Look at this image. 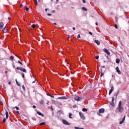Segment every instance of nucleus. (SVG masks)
I'll return each instance as SVG.
<instances>
[{
  "instance_id": "30",
  "label": "nucleus",
  "mask_w": 129,
  "mask_h": 129,
  "mask_svg": "<svg viewBox=\"0 0 129 129\" xmlns=\"http://www.w3.org/2000/svg\"><path fill=\"white\" fill-rule=\"evenodd\" d=\"M114 27H115V28L117 29V28H118V26H117V24H115V25H114Z\"/></svg>"
},
{
  "instance_id": "25",
  "label": "nucleus",
  "mask_w": 129,
  "mask_h": 129,
  "mask_svg": "<svg viewBox=\"0 0 129 129\" xmlns=\"http://www.w3.org/2000/svg\"><path fill=\"white\" fill-rule=\"evenodd\" d=\"M10 58L11 60H14V57L13 55H12V56H10Z\"/></svg>"
},
{
  "instance_id": "23",
  "label": "nucleus",
  "mask_w": 129,
  "mask_h": 129,
  "mask_svg": "<svg viewBox=\"0 0 129 129\" xmlns=\"http://www.w3.org/2000/svg\"><path fill=\"white\" fill-rule=\"evenodd\" d=\"M69 115L70 118L72 119V113H70V114H69Z\"/></svg>"
},
{
  "instance_id": "24",
  "label": "nucleus",
  "mask_w": 129,
  "mask_h": 129,
  "mask_svg": "<svg viewBox=\"0 0 129 129\" xmlns=\"http://www.w3.org/2000/svg\"><path fill=\"white\" fill-rule=\"evenodd\" d=\"M82 9H83V10H84L85 11H87V9L85 7L82 8Z\"/></svg>"
},
{
  "instance_id": "57",
  "label": "nucleus",
  "mask_w": 129,
  "mask_h": 129,
  "mask_svg": "<svg viewBox=\"0 0 129 129\" xmlns=\"http://www.w3.org/2000/svg\"><path fill=\"white\" fill-rule=\"evenodd\" d=\"M47 10H48L47 9H45V11L47 12Z\"/></svg>"
},
{
  "instance_id": "8",
  "label": "nucleus",
  "mask_w": 129,
  "mask_h": 129,
  "mask_svg": "<svg viewBox=\"0 0 129 129\" xmlns=\"http://www.w3.org/2000/svg\"><path fill=\"white\" fill-rule=\"evenodd\" d=\"M103 51L105 52L107 55H110V53L109 52V50L107 48H104Z\"/></svg>"
},
{
  "instance_id": "4",
  "label": "nucleus",
  "mask_w": 129,
  "mask_h": 129,
  "mask_svg": "<svg viewBox=\"0 0 129 129\" xmlns=\"http://www.w3.org/2000/svg\"><path fill=\"white\" fill-rule=\"evenodd\" d=\"M82 99H83L82 97H79V96L75 97V100L77 101H81Z\"/></svg>"
},
{
  "instance_id": "7",
  "label": "nucleus",
  "mask_w": 129,
  "mask_h": 129,
  "mask_svg": "<svg viewBox=\"0 0 129 129\" xmlns=\"http://www.w3.org/2000/svg\"><path fill=\"white\" fill-rule=\"evenodd\" d=\"M113 90H114V87H113V86H112L110 88V90L109 91V93H108L109 95H110L111 94V93H112V92H113Z\"/></svg>"
},
{
  "instance_id": "6",
  "label": "nucleus",
  "mask_w": 129,
  "mask_h": 129,
  "mask_svg": "<svg viewBox=\"0 0 129 129\" xmlns=\"http://www.w3.org/2000/svg\"><path fill=\"white\" fill-rule=\"evenodd\" d=\"M62 123L64 125H69L70 124L65 119L62 120Z\"/></svg>"
},
{
  "instance_id": "64",
  "label": "nucleus",
  "mask_w": 129,
  "mask_h": 129,
  "mask_svg": "<svg viewBox=\"0 0 129 129\" xmlns=\"http://www.w3.org/2000/svg\"><path fill=\"white\" fill-rule=\"evenodd\" d=\"M35 83V81L33 82V83Z\"/></svg>"
},
{
  "instance_id": "36",
  "label": "nucleus",
  "mask_w": 129,
  "mask_h": 129,
  "mask_svg": "<svg viewBox=\"0 0 129 129\" xmlns=\"http://www.w3.org/2000/svg\"><path fill=\"white\" fill-rule=\"evenodd\" d=\"M118 93H119V92L118 91V92H117V93L115 95V96H116L115 97H117V96Z\"/></svg>"
},
{
  "instance_id": "42",
  "label": "nucleus",
  "mask_w": 129,
  "mask_h": 129,
  "mask_svg": "<svg viewBox=\"0 0 129 129\" xmlns=\"http://www.w3.org/2000/svg\"><path fill=\"white\" fill-rule=\"evenodd\" d=\"M89 34H90V35H92V33L91 32H89Z\"/></svg>"
},
{
  "instance_id": "17",
  "label": "nucleus",
  "mask_w": 129,
  "mask_h": 129,
  "mask_svg": "<svg viewBox=\"0 0 129 129\" xmlns=\"http://www.w3.org/2000/svg\"><path fill=\"white\" fill-rule=\"evenodd\" d=\"M6 119H8V118H9V113L7 110L6 111Z\"/></svg>"
},
{
  "instance_id": "40",
  "label": "nucleus",
  "mask_w": 129,
  "mask_h": 129,
  "mask_svg": "<svg viewBox=\"0 0 129 129\" xmlns=\"http://www.w3.org/2000/svg\"><path fill=\"white\" fill-rule=\"evenodd\" d=\"M81 37V36L80 34L78 35V39L80 38Z\"/></svg>"
},
{
  "instance_id": "56",
  "label": "nucleus",
  "mask_w": 129,
  "mask_h": 129,
  "mask_svg": "<svg viewBox=\"0 0 129 129\" xmlns=\"http://www.w3.org/2000/svg\"><path fill=\"white\" fill-rule=\"evenodd\" d=\"M13 67L14 68H15V66L14 65H13Z\"/></svg>"
},
{
  "instance_id": "12",
  "label": "nucleus",
  "mask_w": 129,
  "mask_h": 129,
  "mask_svg": "<svg viewBox=\"0 0 129 129\" xmlns=\"http://www.w3.org/2000/svg\"><path fill=\"white\" fill-rule=\"evenodd\" d=\"M125 117L126 116L124 115L122 118V120L119 122V124H122L123 123V122L125 121Z\"/></svg>"
},
{
  "instance_id": "3",
  "label": "nucleus",
  "mask_w": 129,
  "mask_h": 129,
  "mask_svg": "<svg viewBox=\"0 0 129 129\" xmlns=\"http://www.w3.org/2000/svg\"><path fill=\"white\" fill-rule=\"evenodd\" d=\"M17 70H20V71H22V72H24L25 73H26V69H25L23 68L18 67H17Z\"/></svg>"
},
{
  "instance_id": "10",
  "label": "nucleus",
  "mask_w": 129,
  "mask_h": 129,
  "mask_svg": "<svg viewBox=\"0 0 129 129\" xmlns=\"http://www.w3.org/2000/svg\"><path fill=\"white\" fill-rule=\"evenodd\" d=\"M104 112H105V109L104 108L99 109L98 110V112L99 113H104Z\"/></svg>"
},
{
  "instance_id": "59",
  "label": "nucleus",
  "mask_w": 129,
  "mask_h": 129,
  "mask_svg": "<svg viewBox=\"0 0 129 129\" xmlns=\"http://www.w3.org/2000/svg\"><path fill=\"white\" fill-rule=\"evenodd\" d=\"M22 6H23V5L21 4V5H20V7H22Z\"/></svg>"
},
{
  "instance_id": "58",
  "label": "nucleus",
  "mask_w": 129,
  "mask_h": 129,
  "mask_svg": "<svg viewBox=\"0 0 129 129\" xmlns=\"http://www.w3.org/2000/svg\"><path fill=\"white\" fill-rule=\"evenodd\" d=\"M1 115H2V116H4V114L2 113H1Z\"/></svg>"
},
{
  "instance_id": "2",
  "label": "nucleus",
  "mask_w": 129,
  "mask_h": 129,
  "mask_svg": "<svg viewBox=\"0 0 129 129\" xmlns=\"http://www.w3.org/2000/svg\"><path fill=\"white\" fill-rule=\"evenodd\" d=\"M106 67L105 66H102L101 67V75H100V77H102L103 75H104V73L105 72V71H103L102 69H104Z\"/></svg>"
},
{
  "instance_id": "19",
  "label": "nucleus",
  "mask_w": 129,
  "mask_h": 129,
  "mask_svg": "<svg viewBox=\"0 0 129 129\" xmlns=\"http://www.w3.org/2000/svg\"><path fill=\"white\" fill-rule=\"evenodd\" d=\"M120 61V60L119 58H116L115 60V62H116V63H117V64H119Z\"/></svg>"
},
{
  "instance_id": "5",
  "label": "nucleus",
  "mask_w": 129,
  "mask_h": 129,
  "mask_svg": "<svg viewBox=\"0 0 129 129\" xmlns=\"http://www.w3.org/2000/svg\"><path fill=\"white\" fill-rule=\"evenodd\" d=\"M114 97H112L111 102H110V104L112 106H115V104L114 103Z\"/></svg>"
},
{
  "instance_id": "45",
  "label": "nucleus",
  "mask_w": 129,
  "mask_h": 129,
  "mask_svg": "<svg viewBox=\"0 0 129 129\" xmlns=\"http://www.w3.org/2000/svg\"><path fill=\"white\" fill-rule=\"evenodd\" d=\"M76 107H77V106H76V105H74V106L73 107V108H76Z\"/></svg>"
},
{
  "instance_id": "31",
  "label": "nucleus",
  "mask_w": 129,
  "mask_h": 129,
  "mask_svg": "<svg viewBox=\"0 0 129 129\" xmlns=\"http://www.w3.org/2000/svg\"><path fill=\"white\" fill-rule=\"evenodd\" d=\"M6 122V118H4V119H3V122L5 123Z\"/></svg>"
},
{
  "instance_id": "39",
  "label": "nucleus",
  "mask_w": 129,
  "mask_h": 129,
  "mask_svg": "<svg viewBox=\"0 0 129 129\" xmlns=\"http://www.w3.org/2000/svg\"><path fill=\"white\" fill-rule=\"evenodd\" d=\"M97 115L98 116H101V114L100 113H97Z\"/></svg>"
},
{
  "instance_id": "1",
  "label": "nucleus",
  "mask_w": 129,
  "mask_h": 129,
  "mask_svg": "<svg viewBox=\"0 0 129 129\" xmlns=\"http://www.w3.org/2000/svg\"><path fill=\"white\" fill-rule=\"evenodd\" d=\"M117 108H118V110L120 113H122L123 112V108L122 106L121 101H119Z\"/></svg>"
},
{
  "instance_id": "63",
  "label": "nucleus",
  "mask_w": 129,
  "mask_h": 129,
  "mask_svg": "<svg viewBox=\"0 0 129 129\" xmlns=\"http://www.w3.org/2000/svg\"><path fill=\"white\" fill-rule=\"evenodd\" d=\"M48 103H49V101H48L47 102V104H48Z\"/></svg>"
},
{
  "instance_id": "51",
  "label": "nucleus",
  "mask_w": 129,
  "mask_h": 129,
  "mask_svg": "<svg viewBox=\"0 0 129 129\" xmlns=\"http://www.w3.org/2000/svg\"><path fill=\"white\" fill-rule=\"evenodd\" d=\"M71 37L70 36H69V37H68V40H69V38H70Z\"/></svg>"
},
{
  "instance_id": "20",
  "label": "nucleus",
  "mask_w": 129,
  "mask_h": 129,
  "mask_svg": "<svg viewBox=\"0 0 129 129\" xmlns=\"http://www.w3.org/2000/svg\"><path fill=\"white\" fill-rule=\"evenodd\" d=\"M45 124H46V123H45V122H41V123H40L39 124V125H40V126L44 125H45Z\"/></svg>"
},
{
  "instance_id": "52",
  "label": "nucleus",
  "mask_w": 129,
  "mask_h": 129,
  "mask_svg": "<svg viewBox=\"0 0 129 129\" xmlns=\"http://www.w3.org/2000/svg\"><path fill=\"white\" fill-rule=\"evenodd\" d=\"M8 19H9V20H10L11 19V18L10 17H9Z\"/></svg>"
},
{
  "instance_id": "29",
  "label": "nucleus",
  "mask_w": 129,
  "mask_h": 129,
  "mask_svg": "<svg viewBox=\"0 0 129 129\" xmlns=\"http://www.w3.org/2000/svg\"><path fill=\"white\" fill-rule=\"evenodd\" d=\"M18 63L21 65H23V63L20 60H18Z\"/></svg>"
},
{
  "instance_id": "48",
  "label": "nucleus",
  "mask_w": 129,
  "mask_h": 129,
  "mask_svg": "<svg viewBox=\"0 0 129 129\" xmlns=\"http://www.w3.org/2000/svg\"><path fill=\"white\" fill-rule=\"evenodd\" d=\"M33 108H36V106L35 105H33Z\"/></svg>"
},
{
  "instance_id": "35",
  "label": "nucleus",
  "mask_w": 129,
  "mask_h": 129,
  "mask_svg": "<svg viewBox=\"0 0 129 129\" xmlns=\"http://www.w3.org/2000/svg\"><path fill=\"white\" fill-rule=\"evenodd\" d=\"M25 9H26V12L28 11L29 10V9L28 8H26Z\"/></svg>"
},
{
  "instance_id": "53",
  "label": "nucleus",
  "mask_w": 129,
  "mask_h": 129,
  "mask_svg": "<svg viewBox=\"0 0 129 129\" xmlns=\"http://www.w3.org/2000/svg\"><path fill=\"white\" fill-rule=\"evenodd\" d=\"M17 112L18 114H20L19 111H17Z\"/></svg>"
},
{
  "instance_id": "34",
  "label": "nucleus",
  "mask_w": 129,
  "mask_h": 129,
  "mask_svg": "<svg viewBox=\"0 0 129 129\" xmlns=\"http://www.w3.org/2000/svg\"><path fill=\"white\" fill-rule=\"evenodd\" d=\"M15 108L17 110H19V108L18 106H16Z\"/></svg>"
},
{
  "instance_id": "14",
  "label": "nucleus",
  "mask_w": 129,
  "mask_h": 129,
  "mask_svg": "<svg viewBox=\"0 0 129 129\" xmlns=\"http://www.w3.org/2000/svg\"><path fill=\"white\" fill-rule=\"evenodd\" d=\"M94 42L96 43L97 45H99L100 44V41H99L97 40H94Z\"/></svg>"
},
{
  "instance_id": "44",
  "label": "nucleus",
  "mask_w": 129,
  "mask_h": 129,
  "mask_svg": "<svg viewBox=\"0 0 129 129\" xmlns=\"http://www.w3.org/2000/svg\"><path fill=\"white\" fill-rule=\"evenodd\" d=\"M50 96V97H52V98H54V96H53V95H50V96Z\"/></svg>"
},
{
  "instance_id": "33",
  "label": "nucleus",
  "mask_w": 129,
  "mask_h": 129,
  "mask_svg": "<svg viewBox=\"0 0 129 129\" xmlns=\"http://www.w3.org/2000/svg\"><path fill=\"white\" fill-rule=\"evenodd\" d=\"M34 1L35 4L37 5V0H33Z\"/></svg>"
},
{
  "instance_id": "49",
  "label": "nucleus",
  "mask_w": 129,
  "mask_h": 129,
  "mask_svg": "<svg viewBox=\"0 0 129 129\" xmlns=\"http://www.w3.org/2000/svg\"><path fill=\"white\" fill-rule=\"evenodd\" d=\"M83 3H86L85 0H83Z\"/></svg>"
},
{
  "instance_id": "15",
  "label": "nucleus",
  "mask_w": 129,
  "mask_h": 129,
  "mask_svg": "<svg viewBox=\"0 0 129 129\" xmlns=\"http://www.w3.org/2000/svg\"><path fill=\"white\" fill-rule=\"evenodd\" d=\"M8 30L6 27H5L4 29V33H6L8 32Z\"/></svg>"
},
{
  "instance_id": "61",
  "label": "nucleus",
  "mask_w": 129,
  "mask_h": 129,
  "mask_svg": "<svg viewBox=\"0 0 129 129\" xmlns=\"http://www.w3.org/2000/svg\"><path fill=\"white\" fill-rule=\"evenodd\" d=\"M53 24H54V25H56V23H53Z\"/></svg>"
},
{
  "instance_id": "21",
  "label": "nucleus",
  "mask_w": 129,
  "mask_h": 129,
  "mask_svg": "<svg viewBox=\"0 0 129 129\" xmlns=\"http://www.w3.org/2000/svg\"><path fill=\"white\" fill-rule=\"evenodd\" d=\"M82 110H83V112H86V111H87L88 109L86 108H83Z\"/></svg>"
},
{
  "instance_id": "18",
  "label": "nucleus",
  "mask_w": 129,
  "mask_h": 129,
  "mask_svg": "<svg viewBox=\"0 0 129 129\" xmlns=\"http://www.w3.org/2000/svg\"><path fill=\"white\" fill-rule=\"evenodd\" d=\"M4 23L3 22H1L0 23V28L2 29L4 27Z\"/></svg>"
},
{
  "instance_id": "16",
  "label": "nucleus",
  "mask_w": 129,
  "mask_h": 129,
  "mask_svg": "<svg viewBox=\"0 0 129 129\" xmlns=\"http://www.w3.org/2000/svg\"><path fill=\"white\" fill-rule=\"evenodd\" d=\"M57 99H67L66 97H59L57 98Z\"/></svg>"
},
{
  "instance_id": "9",
  "label": "nucleus",
  "mask_w": 129,
  "mask_h": 129,
  "mask_svg": "<svg viewBox=\"0 0 129 129\" xmlns=\"http://www.w3.org/2000/svg\"><path fill=\"white\" fill-rule=\"evenodd\" d=\"M79 114H80V117H81V118L83 120H85V117L84 116V115L83 114H82L81 113V112H79Z\"/></svg>"
},
{
  "instance_id": "43",
  "label": "nucleus",
  "mask_w": 129,
  "mask_h": 129,
  "mask_svg": "<svg viewBox=\"0 0 129 129\" xmlns=\"http://www.w3.org/2000/svg\"><path fill=\"white\" fill-rule=\"evenodd\" d=\"M47 95H48V96H50V94L48 93H47Z\"/></svg>"
},
{
  "instance_id": "22",
  "label": "nucleus",
  "mask_w": 129,
  "mask_h": 129,
  "mask_svg": "<svg viewBox=\"0 0 129 129\" xmlns=\"http://www.w3.org/2000/svg\"><path fill=\"white\" fill-rule=\"evenodd\" d=\"M40 104L41 105H43V100H41L40 101Z\"/></svg>"
},
{
  "instance_id": "27",
  "label": "nucleus",
  "mask_w": 129,
  "mask_h": 129,
  "mask_svg": "<svg viewBox=\"0 0 129 129\" xmlns=\"http://www.w3.org/2000/svg\"><path fill=\"white\" fill-rule=\"evenodd\" d=\"M31 27H32V28H35V27H36V25L33 24V25H32Z\"/></svg>"
},
{
  "instance_id": "55",
  "label": "nucleus",
  "mask_w": 129,
  "mask_h": 129,
  "mask_svg": "<svg viewBox=\"0 0 129 129\" xmlns=\"http://www.w3.org/2000/svg\"><path fill=\"white\" fill-rule=\"evenodd\" d=\"M9 84H11V82H9Z\"/></svg>"
},
{
  "instance_id": "62",
  "label": "nucleus",
  "mask_w": 129,
  "mask_h": 129,
  "mask_svg": "<svg viewBox=\"0 0 129 129\" xmlns=\"http://www.w3.org/2000/svg\"><path fill=\"white\" fill-rule=\"evenodd\" d=\"M106 57H107L108 59H109V58H108V56H106Z\"/></svg>"
},
{
  "instance_id": "38",
  "label": "nucleus",
  "mask_w": 129,
  "mask_h": 129,
  "mask_svg": "<svg viewBox=\"0 0 129 129\" xmlns=\"http://www.w3.org/2000/svg\"><path fill=\"white\" fill-rule=\"evenodd\" d=\"M51 109L52 111H53V108L52 106H51Z\"/></svg>"
},
{
  "instance_id": "46",
  "label": "nucleus",
  "mask_w": 129,
  "mask_h": 129,
  "mask_svg": "<svg viewBox=\"0 0 129 129\" xmlns=\"http://www.w3.org/2000/svg\"><path fill=\"white\" fill-rule=\"evenodd\" d=\"M47 15H48V16H51V14L48 13V14H47Z\"/></svg>"
},
{
  "instance_id": "50",
  "label": "nucleus",
  "mask_w": 129,
  "mask_h": 129,
  "mask_svg": "<svg viewBox=\"0 0 129 129\" xmlns=\"http://www.w3.org/2000/svg\"><path fill=\"white\" fill-rule=\"evenodd\" d=\"M1 105H3V103L2 102H1Z\"/></svg>"
},
{
  "instance_id": "54",
  "label": "nucleus",
  "mask_w": 129,
  "mask_h": 129,
  "mask_svg": "<svg viewBox=\"0 0 129 129\" xmlns=\"http://www.w3.org/2000/svg\"><path fill=\"white\" fill-rule=\"evenodd\" d=\"M73 30H75V27L73 28Z\"/></svg>"
},
{
  "instance_id": "41",
  "label": "nucleus",
  "mask_w": 129,
  "mask_h": 129,
  "mask_svg": "<svg viewBox=\"0 0 129 129\" xmlns=\"http://www.w3.org/2000/svg\"><path fill=\"white\" fill-rule=\"evenodd\" d=\"M22 77H23V78H24V77H25V75L24 74H22Z\"/></svg>"
},
{
  "instance_id": "11",
  "label": "nucleus",
  "mask_w": 129,
  "mask_h": 129,
  "mask_svg": "<svg viewBox=\"0 0 129 129\" xmlns=\"http://www.w3.org/2000/svg\"><path fill=\"white\" fill-rule=\"evenodd\" d=\"M115 69H116V71L117 73H118V74H121V73L120 71L119 70L118 67H116Z\"/></svg>"
},
{
  "instance_id": "26",
  "label": "nucleus",
  "mask_w": 129,
  "mask_h": 129,
  "mask_svg": "<svg viewBox=\"0 0 129 129\" xmlns=\"http://www.w3.org/2000/svg\"><path fill=\"white\" fill-rule=\"evenodd\" d=\"M16 83H17V85L18 86H21L20 84L19 83V82L18 81H16Z\"/></svg>"
},
{
  "instance_id": "13",
  "label": "nucleus",
  "mask_w": 129,
  "mask_h": 129,
  "mask_svg": "<svg viewBox=\"0 0 129 129\" xmlns=\"http://www.w3.org/2000/svg\"><path fill=\"white\" fill-rule=\"evenodd\" d=\"M37 113L39 115L41 116L42 117H44V115L42 113H41V112H39V111H37Z\"/></svg>"
},
{
  "instance_id": "60",
  "label": "nucleus",
  "mask_w": 129,
  "mask_h": 129,
  "mask_svg": "<svg viewBox=\"0 0 129 129\" xmlns=\"http://www.w3.org/2000/svg\"><path fill=\"white\" fill-rule=\"evenodd\" d=\"M52 12L55 13V11L54 10L52 11Z\"/></svg>"
},
{
  "instance_id": "47",
  "label": "nucleus",
  "mask_w": 129,
  "mask_h": 129,
  "mask_svg": "<svg viewBox=\"0 0 129 129\" xmlns=\"http://www.w3.org/2000/svg\"><path fill=\"white\" fill-rule=\"evenodd\" d=\"M95 25H96V26H98V23H97V22H96V23H95Z\"/></svg>"
},
{
  "instance_id": "32",
  "label": "nucleus",
  "mask_w": 129,
  "mask_h": 129,
  "mask_svg": "<svg viewBox=\"0 0 129 129\" xmlns=\"http://www.w3.org/2000/svg\"><path fill=\"white\" fill-rule=\"evenodd\" d=\"M22 88H23V90H26V89L25 88V86L24 85L22 86Z\"/></svg>"
},
{
  "instance_id": "37",
  "label": "nucleus",
  "mask_w": 129,
  "mask_h": 129,
  "mask_svg": "<svg viewBox=\"0 0 129 129\" xmlns=\"http://www.w3.org/2000/svg\"><path fill=\"white\" fill-rule=\"evenodd\" d=\"M99 56H95V58L96 59H99Z\"/></svg>"
},
{
  "instance_id": "28",
  "label": "nucleus",
  "mask_w": 129,
  "mask_h": 129,
  "mask_svg": "<svg viewBox=\"0 0 129 129\" xmlns=\"http://www.w3.org/2000/svg\"><path fill=\"white\" fill-rule=\"evenodd\" d=\"M75 129H84V128H80V127H75Z\"/></svg>"
}]
</instances>
